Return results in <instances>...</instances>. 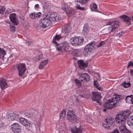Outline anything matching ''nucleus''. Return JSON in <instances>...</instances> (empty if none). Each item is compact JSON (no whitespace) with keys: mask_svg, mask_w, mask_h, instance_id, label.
<instances>
[{"mask_svg":"<svg viewBox=\"0 0 133 133\" xmlns=\"http://www.w3.org/2000/svg\"><path fill=\"white\" fill-rule=\"evenodd\" d=\"M48 63L47 60H44L41 62L39 66V69H42L44 66L47 64Z\"/></svg>","mask_w":133,"mask_h":133,"instance_id":"393cba45","label":"nucleus"},{"mask_svg":"<svg viewBox=\"0 0 133 133\" xmlns=\"http://www.w3.org/2000/svg\"><path fill=\"white\" fill-rule=\"evenodd\" d=\"M29 118H32L33 117V115H32L31 112H30L29 114Z\"/></svg>","mask_w":133,"mask_h":133,"instance_id":"864d4df0","label":"nucleus"},{"mask_svg":"<svg viewBox=\"0 0 133 133\" xmlns=\"http://www.w3.org/2000/svg\"><path fill=\"white\" fill-rule=\"evenodd\" d=\"M97 43L93 41L88 44L85 47L83 53L85 55L88 53H90V52H92L96 49V46Z\"/></svg>","mask_w":133,"mask_h":133,"instance_id":"7ed1b4c3","label":"nucleus"},{"mask_svg":"<svg viewBox=\"0 0 133 133\" xmlns=\"http://www.w3.org/2000/svg\"><path fill=\"white\" fill-rule=\"evenodd\" d=\"M63 10H64L68 16H70L72 12V10L70 8H66L65 7H64V8H63Z\"/></svg>","mask_w":133,"mask_h":133,"instance_id":"5701e85b","label":"nucleus"},{"mask_svg":"<svg viewBox=\"0 0 133 133\" xmlns=\"http://www.w3.org/2000/svg\"><path fill=\"white\" fill-rule=\"evenodd\" d=\"M93 7L95 9L97 8V6L96 3H94L93 4Z\"/></svg>","mask_w":133,"mask_h":133,"instance_id":"8fccbe9b","label":"nucleus"},{"mask_svg":"<svg viewBox=\"0 0 133 133\" xmlns=\"http://www.w3.org/2000/svg\"><path fill=\"white\" fill-rule=\"evenodd\" d=\"M131 95L130 96H126L125 97L126 102L128 103H131L130 99L131 98Z\"/></svg>","mask_w":133,"mask_h":133,"instance_id":"c756f323","label":"nucleus"},{"mask_svg":"<svg viewBox=\"0 0 133 133\" xmlns=\"http://www.w3.org/2000/svg\"><path fill=\"white\" fill-rule=\"evenodd\" d=\"M35 7L36 8L38 9L39 8V5L38 4H37L35 5Z\"/></svg>","mask_w":133,"mask_h":133,"instance_id":"5fc2aeb1","label":"nucleus"},{"mask_svg":"<svg viewBox=\"0 0 133 133\" xmlns=\"http://www.w3.org/2000/svg\"><path fill=\"white\" fill-rule=\"evenodd\" d=\"M127 123L129 126H133V116H130L128 118Z\"/></svg>","mask_w":133,"mask_h":133,"instance_id":"b1692460","label":"nucleus"},{"mask_svg":"<svg viewBox=\"0 0 133 133\" xmlns=\"http://www.w3.org/2000/svg\"><path fill=\"white\" fill-rule=\"evenodd\" d=\"M119 22L118 21H115L114 22V24L112 25L106 29V30L107 31V34L110 33L111 32L115 30L116 28H117L119 26Z\"/></svg>","mask_w":133,"mask_h":133,"instance_id":"f8f14e48","label":"nucleus"},{"mask_svg":"<svg viewBox=\"0 0 133 133\" xmlns=\"http://www.w3.org/2000/svg\"><path fill=\"white\" fill-rule=\"evenodd\" d=\"M11 128L14 133H21V126L19 123H13L11 125Z\"/></svg>","mask_w":133,"mask_h":133,"instance_id":"9d476101","label":"nucleus"},{"mask_svg":"<svg viewBox=\"0 0 133 133\" xmlns=\"http://www.w3.org/2000/svg\"><path fill=\"white\" fill-rule=\"evenodd\" d=\"M4 126V124L3 123H2V124H0V128H1L2 127H3Z\"/></svg>","mask_w":133,"mask_h":133,"instance_id":"bf43d9fd","label":"nucleus"},{"mask_svg":"<svg viewBox=\"0 0 133 133\" xmlns=\"http://www.w3.org/2000/svg\"><path fill=\"white\" fill-rule=\"evenodd\" d=\"M49 17V15L48 14L45 17L40 20L39 24L40 26L43 28H46L51 25V21L50 20Z\"/></svg>","mask_w":133,"mask_h":133,"instance_id":"39448f33","label":"nucleus"},{"mask_svg":"<svg viewBox=\"0 0 133 133\" xmlns=\"http://www.w3.org/2000/svg\"><path fill=\"white\" fill-rule=\"evenodd\" d=\"M74 80L76 85L77 86V87H79L81 85V83L80 81L76 79H75Z\"/></svg>","mask_w":133,"mask_h":133,"instance_id":"c85d7f7f","label":"nucleus"},{"mask_svg":"<svg viewBox=\"0 0 133 133\" xmlns=\"http://www.w3.org/2000/svg\"><path fill=\"white\" fill-rule=\"evenodd\" d=\"M63 35L62 32L60 35H56L52 39V42L55 44L56 46H58L59 45V44L56 41H58L61 38L65 37Z\"/></svg>","mask_w":133,"mask_h":133,"instance_id":"dca6fc26","label":"nucleus"},{"mask_svg":"<svg viewBox=\"0 0 133 133\" xmlns=\"http://www.w3.org/2000/svg\"><path fill=\"white\" fill-rule=\"evenodd\" d=\"M68 119L72 122H76L77 118L72 110H69L67 113Z\"/></svg>","mask_w":133,"mask_h":133,"instance_id":"9b49d317","label":"nucleus"},{"mask_svg":"<svg viewBox=\"0 0 133 133\" xmlns=\"http://www.w3.org/2000/svg\"><path fill=\"white\" fill-rule=\"evenodd\" d=\"M32 115H33V117L35 116L37 114V111L35 110H32L31 111Z\"/></svg>","mask_w":133,"mask_h":133,"instance_id":"58836bf2","label":"nucleus"},{"mask_svg":"<svg viewBox=\"0 0 133 133\" xmlns=\"http://www.w3.org/2000/svg\"><path fill=\"white\" fill-rule=\"evenodd\" d=\"M49 20L51 21H58L61 19L60 15L57 13H52L51 14H49Z\"/></svg>","mask_w":133,"mask_h":133,"instance_id":"ddd939ff","label":"nucleus"},{"mask_svg":"<svg viewBox=\"0 0 133 133\" xmlns=\"http://www.w3.org/2000/svg\"><path fill=\"white\" fill-rule=\"evenodd\" d=\"M130 21L133 20V16H132L130 18Z\"/></svg>","mask_w":133,"mask_h":133,"instance_id":"052dcab7","label":"nucleus"},{"mask_svg":"<svg viewBox=\"0 0 133 133\" xmlns=\"http://www.w3.org/2000/svg\"><path fill=\"white\" fill-rule=\"evenodd\" d=\"M120 17L123 19V22L127 25H129L131 24V22L130 21V18L125 15H124L121 16Z\"/></svg>","mask_w":133,"mask_h":133,"instance_id":"412c9836","label":"nucleus"},{"mask_svg":"<svg viewBox=\"0 0 133 133\" xmlns=\"http://www.w3.org/2000/svg\"><path fill=\"white\" fill-rule=\"evenodd\" d=\"M123 33L122 32H119L117 34H116V36L117 37H120L122 35Z\"/></svg>","mask_w":133,"mask_h":133,"instance_id":"49530a36","label":"nucleus"},{"mask_svg":"<svg viewBox=\"0 0 133 133\" xmlns=\"http://www.w3.org/2000/svg\"><path fill=\"white\" fill-rule=\"evenodd\" d=\"M129 66H133V62L131 61H130L129 62L127 68H128Z\"/></svg>","mask_w":133,"mask_h":133,"instance_id":"ea45409f","label":"nucleus"},{"mask_svg":"<svg viewBox=\"0 0 133 133\" xmlns=\"http://www.w3.org/2000/svg\"><path fill=\"white\" fill-rule=\"evenodd\" d=\"M70 40L71 44L74 46L81 45L84 41V39L81 37H73Z\"/></svg>","mask_w":133,"mask_h":133,"instance_id":"423d86ee","label":"nucleus"},{"mask_svg":"<svg viewBox=\"0 0 133 133\" xmlns=\"http://www.w3.org/2000/svg\"><path fill=\"white\" fill-rule=\"evenodd\" d=\"M43 57L42 55L41 54L39 55L37 57V58H36L35 59V61L36 62H38L40 59H42Z\"/></svg>","mask_w":133,"mask_h":133,"instance_id":"c9c22d12","label":"nucleus"},{"mask_svg":"<svg viewBox=\"0 0 133 133\" xmlns=\"http://www.w3.org/2000/svg\"><path fill=\"white\" fill-rule=\"evenodd\" d=\"M100 93L98 92H92V95L91 96V98L93 101L96 102L97 103L101 104L100 100L102 98V97L100 95Z\"/></svg>","mask_w":133,"mask_h":133,"instance_id":"6e6552de","label":"nucleus"},{"mask_svg":"<svg viewBox=\"0 0 133 133\" xmlns=\"http://www.w3.org/2000/svg\"><path fill=\"white\" fill-rule=\"evenodd\" d=\"M18 119H19L20 123L22 124L26 127L27 128H29L30 127V123L27 119L23 118H21Z\"/></svg>","mask_w":133,"mask_h":133,"instance_id":"aec40b11","label":"nucleus"},{"mask_svg":"<svg viewBox=\"0 0 133 133\" xmlns=\"http://www.w3.org/2000/svg\"><path fill=\"white\" fill-rule=\"evenodd\" d=\"M114 96L115 97L109 99L107 102L105 103L104 105V108L108 109H110L118 105V103H119L122 99L119 97L120 96L117 94H115Z\"/></svg>","mask_w":133,"mask_h":133,"instance_id":"f03ea898","label":"nucleus"},{"mask_svg":"<svg viewBox=\"0 0 133 133\" xmlns=\"http://www.w3.org/2000/svg\"><path fill=\"white\" fill-rule=\"evenodd\" d=\"M114 122V119L111 117L106 118L105 119V123L103 124L104 127L108 129L111 128Z\"/></svg>","mask_w":133,"mask_h":133,"instance_id":"0eeeda50","label":"nucleus"},{"mask_svg":"<svg viewBox=\"0 0 133 133\" xmlns=\"http://www.w3.org/2000/svg\"><path fill=\"white\" fill-rule=\"evenodd\" d=\"M1 50V48H0V50Z\"/></svg>","mask_w":133,"mask_h":133,"instance_id":"e2e57ef3","label":"nucleus"},{"mask_svg":"<svg viewBox=\"0 0 133 133\" xmlns=\"http://www.w3.org/2000/svg\"><path fill=\"white\" fill-rule=\"evenodd\" d=\"M131 98L130 99L131 103H130L133 104V95H131Z\"/></svg>","mask_w":133,"mask_h":133,"instance_id":"603ef678","label":"nucleus"},{"mask_svg":"<svg viewBox=\"0 0 133 133\" xmlns=\"http://www.w3.org/2000/svg\"><path fill=\"white\" fill-rule=\"evenodd\" d=\"M26 42L28 43L29 45L31 43V41H27Z\"/></svg>","mask_w":133,"mask_h":133,"instance_id":"4d7b16f0","label":"nucleus"},{"mask_svg":"<svg viewBox=\"0 0 133 133\" xmlns=\"http://www.w3.org/2000/svg\"><path fill=\"white\" fill-rule=\"evenodd\" d=\"M96 88H97L99 90L102 91V88L101 87H99V85L97 86L96 87Z\"/></svg>","mask_w":133,"mask_h":133,"instance_id":"09e8293b","label":"nucleus"},{"mask_svg":"<svg viewBox=\"0 0 133 133\" xmlns=\"http://www.w3.org/2000/svg\"><path fill=\"white\" fill-rule=\"evenodd\" d=\"M123 133H131L130 131L129 130L127 129H125V130L123 131Z\"/></svg>","mask_w":133,"mask_h":133,"instance_id":"c03bdc74","label":"nucleus"},{"mask_svg":"<svg viewBox=\"0 0 133 133\" xmlns=\"http://www.w3.org/2000/svg\"><path fill=\"white\" fill-rule=\"evenodd\" d=\"M0 85L2 89L7 87V83L4 78H2L0 79Z\"/></svg>","mask_w":133,"mask_h":133,"instance_id":"4be33fe9","label":"nucleus"},{"mask_svg":"<svg viewBox=\"0 0 133 133\" xmlns=\"http://www.w3.org/2000/svg\"><path fill=\"white\" fill-rule=\"evenodd\" d=\"M79 79L84 83L89 82L90 79L89 75L86 73H83L79 75Z\"/></svg>","mask_w":133,"mask_h":133,"instance_id":"2eb2a0df","label":"nucleus"},{"mask_svg":"<svg viewBox=\"0 0 133 133\" xmlns=\"http://www.w3.org/2000/svg\"><path fill=\"white\" fill-rule=\"evenodd\" d=\"M129 115V111L127 110L122 112L121 114H118L116 116V122L118 124H122L120 125L119 127L121 133H123V131L127 129L125 125L123 124L126 122Z\"/></svg>","mask_w":133,"mask_h":133,"instance_id":"f257e3e1","label":"nucleus"},{"mask_svg":"<svg viewBox=\"0 0 133 133\" xmlns=\"http://www.w3.org/2000/svg\"><path fill=\"white\" fill-rule=\"evenodd\" d=\"M78 67L81 69H84L86 68L88 66V63L84 62L83 60H79L77 62Z\"/></svg>","mask_w":133,"mask_h":133,"instance_id":"6ab92c4d","label":"nucleus"},{"mask_svg":"<svg viewBox=\"0 0 133 133\" xmlns=\"http://www.w3.org/2000/svg\"><path fill=\"white\" fill-rule=\"evenodd\" d=\"M1 2V0H0V3Z\"/></svg>","mask_w":133,"mask_h":133,"instance_id":"0e129e2a","label":"nucleus"},{"mask_svg":"<svg viewBox=\"0 0 133 133\" xmlns=\"http://www.w3.org/2000/svg\"><path fill=\"white\" fill-rule=\"evenodd\" d=\"M9 24L10 26V31L13 32H14L16 30L15 27L14 26V25L13 26L12 24L11 25L10 22H9Z\"/></svg>","mask_w":133,"mask_h":133,"instance_id":"7c9ffc66","label":"nucleus"},{"mask_svg":"<svg viewBox=\"0 0 133 133\" xmlns=\"http://www.w3.org/2000/svg\"><path fill=\"white\" fill-rule=\"evenodd\" d=\"M105 44V43L104 41H101L98 45H96V47L99 48L101 47L103 45H104Z\"/></svg>","mask_w":133,"mask_h":133,"instance_id":"4c0bfd02","label":"nucleus"},{"mask_svg":"<svg viewBox=\"0 0 133 133\" xmlns=\"http://www.w3.org/2000/svg\"><path fill=\"white\" fill-rule=\"evenodd\" d=\"M76 8L78 10H85V8L84 7H81L80 5L78 4H77L76 6Z\"/></svg>","mask_w":133,"mask_h":133,"instance_id":"72a5a7b5","label":"nucleus"},{"mask_svg":"<svg viewBox=\"0 0 133 133\" xmlns=\"http://www.w3.org/2000/svg\"><path fill=\"white\" fill-rule=\"evenodd\" d=\"M5 8L4 6H0V14H3L4 12Z\"/></svg>","mask_w":133,"mask_h":133,"instance_id":"473e14b6","label":"nucleus"},{"mask_svg":"<svg viewBox=\"0 0 133 133\" xmlns=\"http://www.w3.org/2000/svg\"><path fill=\"white\" fill-rule=\"evenodd\" d=\"M66 111L65 109H63L61 111L60 115V117L62 119L64 118L65 116Z\"/></svg>","mask_w":133,"mask_h":133,"instance_id":"bb28decb","label":"nucleus"},{"mask_svg":"<svg viewBox=\"0 0 133 133\" xmlns=\"http://www.w3.org/2000/svg\"><path fill=\"white\" fill-rule=\"evenodd\" d=\"M19 117V115L16 112L11 113L7 116V119L9 121H11L14 120H17Z\"/></svg>","mask_w":133,"mask_h":133,"instance_id":"4468645a","label":"nucleus"},{"mask_svg":"<svg viewBox=\"0 0 133 133\" xmlns=\"http://www.w3.org/2000/svg\"><path fill=\"white\" fill-rule=\"evenodd\" d=\"M89 31V28L88 27H84L82 31V32L84 35L87 34Z\"/></svg>","mask_w":133,"mask_h":133,"instance_id":"cd10ccee","label":"nucleus"},{"mask_svg":"<svg viewBox=\"0 0 133 133\" xmlns=\"http://www.w3.org/2000/svg\"><path fill=\"white\" fill-rule=\"evenodd\" d=\"M30 112L29 111H26V112H25L24 114L27 117L29 118Z\"/></svg>","mask_w":133,"mask_h":133,"instance_id":"37998d69","label":"nucleus"},{"mask_svg":"<svg viewBox=\"0 0 133 133\" xmlns=\"http://www.w3.org/2000/svg\"><path fill=\"white\" fill-rule=\"evenodd\" d=\"M23 26L25 27L26 26H28L29 25V23L26 22H24L23 24Z\"/></svg>","mask_w":133,"mask_h":133,"instance_id":"a18cd8bd","label":"nucleus"},{"mask_svg":"<svg viewBox=\"0 0 133 133\" xmlns=\"http://www.w3.org/2000/svg\"><path fill=\"white\" fill-rule=\"evenodd\" d=\"M131 84L129 82L126 83L125 82H124L121 84V85L123 86L124 87V88H128L130 86Z\"/></svg>","mask_w":133,"mask_h":133,"instance_id":"a878e982","label":"nucleus"},{"mask_svg":"<svg viewBox=\"0 0 133 133\" xmlns=\"http://www.w3.org/2000/svg\"><path fill=\"white\" fill-rule=\"evenodd\" d=\"M76 100L77 101H78V100Z\"/></svg>","mask_w":133,"mask_h":133,"instance_id":"69168bd1","label":"nucleus"},{"mask_svg":"<svg viewBox=\"0 0 133 133\" xmlns=\"http://www.w3.org/2000/svg\"><path fill=\"white\" fill-rule=\"evenodd\" d=\"M84 27H88V24H85Z\"/></svg>","mask_w":133,"mask_h":133,"instance_id":"6e6d98bb","label":"nucleus"},{"mask_svg":"<svg viewBox=\"0 0 133 133\" xmlns=\"http://www.w3.org/2000/svg\"><path fill=\"white\" fill-rule=\"evenodd\" d=\"M115 22V21H112V22H109L107 23V25H113L114 23V22Z\"/></svg>","mask_w":133,"mask_h":133,"instance_id":"3c124183","label":"nucleus"},{"mask_svg":"<svg viewBox=\"0 0 133 133\" xmlns=\"http://www.w3.org/2000/svg\"><path fill=\"white\" fill-rule=\"evenodd\" d=\"M9 18L10 20L12 23V24H13L14 25H17L18 24V20L16 17V14L15 13H13L10 14Z\"/></svg>","mask_w":133,"mask_h":133,"instance_id":"f3484780","label":"nucleus"},{"mask_svg":"<svg viewBox=\"0 0 133 133\" xmlns=\"http://www.w3.org/2000/svg\"><path fill=\"white\" fill-rule=\"evenodd\" d=\"M111 133H119V131L117 129H114Z\"/></svg>","mask_w":133,"mask_h":133,"instance_id":"79ce46f5","label":"nucleus"},{"mask_svg":"<svg viewBox=\"0 0 133 133\" xmlns=\"http://www.w3.org/2000/svg\"><path fill=\"white\" fill-rule=\"evenodd\" d=\"M94 85L95 87H96L98 85V83H97V81H94Z\"/></svg>","mask_w":133,"mask_h":133,"instance_id":"de8ad7c7","label":"nucleus"},{"mask_svg":"<svg viewBox=\"0 0 133 133\" xmlns=\"http://www.w3.org/2000/svg\"><path fill=\"white\" fill-rule=\"evenodd\" d=\"M5 51L1 48V50H0V55L1 56L4 57V55L5 54Z\"/></svg>","mask_w":133,"mask_h":133,"instance_id":"2f4dec72","label":"nucleus"},{"mask_svg":"<svg viewBox=\"0 0 133 133\" xmlns=\"http://www.w3.org/2000/svg\"><path fill=\"white\" fill-rule=\"evenodd\" d=\"M71 27L70 25H68L64 28L62 30V33L64 35V36L66 37L68 33L71 31Z\"/></svg>","mask_w":133,"mask_h":133,"instance_id":"a211bd4d","label":"nucleus"},{"mask_svg":"<svg viewBox=\"0 0 133 133\" xmlns=\"http://www.w3.org/2000/svg\"><path fill=\"white\" fill-rule=\"evenodd\" d=\"M89 0H79L78 1L81 4H84L86 3Z\"/></svg>","mask_w":133,"mask_h":133,"instance_id":"f704fd0d","label":"nucleus"},{"mask_svg":"<svg viewBox=\"0 0 133 133\" xmlns=\"http://www.w3.org/2000/svg\"><path fill=\"white\" fill-rule=\"evenodd\" d=\"M35 18H38L41 16L42 15L41 13L40 12H39L37 13H35L34 12Z\"/></svg>","mask_w":133,"mask_h":133,"instance_id":"e433bc0d","label":"nucleus"},{"mask_svg":"<svg viewBox=\"0 0 133 133\" xmlns=\"http://www.w3.org/2000/svg\"><path fill=\"white\" fill-rule=\"evenodd\" d=\"M56 46V49L59 52L68 53L70 51L69 49V45L66 41L59 44V45Z\"/></svg>","mask_w":133,"mask_h":133,"instance_id":"20e7f679","label":"nucleus"},{"mask_svg":"<svg viewBox=\"0 0 133 133\" xmlns=\"http://www.w3.org/2000/svg\"><path fill=\"white\" fill-rule=\"evenodd\" d=\"M130 73L131 75L133 74V70H131L130 71Z\"/></svg>","mask_w":133,"mask_h":133,"instance_id":"13d9d810","label":"nucleus"},{"mask_svg":"<svg viewBox=\"0 0 133 133\" xmlns=\"http://www.w3.org/2000/svg\"><path fill=\"white\" fill-rule=\"evenodd\" d=\"M34 12V13H31L30 15V17L33 19H35Z\"/></svg>","mask_w":133,"mask_h":133,"instance_id":"a19ab883","label":"nucleus"},{"mask_svg":"<svg viewBox=\"0 0 133 133\" xmlns=\"http://www.w3.org/2000/svg\"><path fill=\"white\" fill-rule=\"evenodd\" d=\"M17 68L18 71L19 76H22L26 70L25 65L24 64H19L17 65Z\"/></svg>","mask_w":133,"mask_h":133,"instance_id":"1a4fd4ad","label":"nucleus"},{"mask_svg":"<svg viewBox=\"0 0 133 133\" xmlns=\"http://www.w3.org/2000/svg\"><path fill=\"white\" fill-rule=\"evenodd\" d=\"M103 111L104 112H105L107 111V109H103Z\"/></svg>","mask_w":133,"mask_h":133,"instance_id":"680f3d73","label":"nucleus"}]
</instances>
